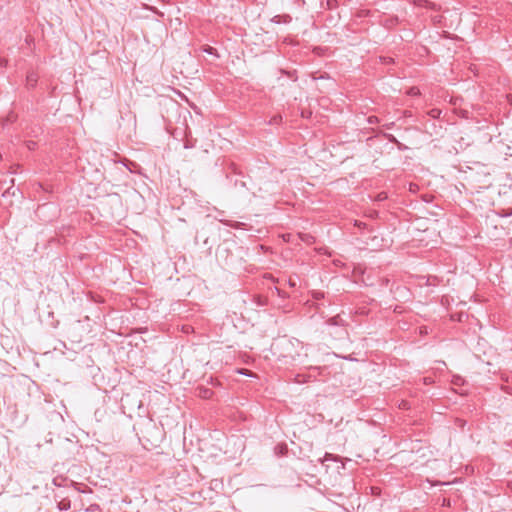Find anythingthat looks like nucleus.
I'll return each instance as SVG.
<instances>
[{"label":"nucleus","mask_w":512,"mask_h":512,"mask_svg":"<svg viewBox=\"0 0 512 512\" xmlns=\"http://www.w3.org/2000/svg\"><path fill=\"white\" fill-rule=\"evenodd\" d=\"M367 121H368L369 124H375V123L378 122V118L376 116H369L367 118Z\"/></svg>","instance_id":"nucleus-11"},{"label":"nucleus","mask_w":512,"mask_h":512,"mask_svg":"<svg viewBox=\"0 0 512 512\" xmlns=\"http://www.w3.org/2000/svg\"><path fill=\"white\" fill-rule=\"evenodd\" d=\"M424 384L430 385L433 383V379L431 377H424L423 378Z\"/></svg>","instance_id":"nucleus-12"},{"label":"nucleus","mask_w":512,"mask_h":512,"mask_svg":"<svg viewBox=\"0 0 512 512\" xmlns=\"http://www.w3.org/2000/svg\"><path fill=\"white\" fill-rule=\"evenodd\" d=\"M203 51L207 54H210V55H215L218 57V53H217V50L211 46H205L203 48Z\"/></svg>","instance_id":"nucleus-7"},{"label":"nucleus","mask_w":512,"mask_h":512,"mask_svg":"<svg viewBox=\"0 0 512 512\" xmlns=\"http://www.w3.org/2000/svg\"><path fill=\"white\" fill-rule=\"evenodd\" d=\"M275 289L279 296L285 297V295L282 293V291L280 289H278V288H275Z\"/></svg>","instance_id":"nucleus-16"},{"label":"nucleus","mask_w":512,"mask_h":512,"mask_svg":"<svg viewBox=\"0 0 512 512\" xmlns=\"http://www.w3.org/2000/svg\"><path fill=\"white\" fill-rule=\"evenodd\" d=\"M212 395V392L210 389H204L203 390V393L201 394V396L203 398H209L210 396Z\"/></svg>","instance_id":"nucleus-10"},{"label":"nucleus","mask_w":512,"mask_h":512,"mask_svg":"<svg viewBox=\"0 0 512 512\" xmlns=\"http://www.w3.org/2000/svg\"><path fill=\"white\" fill-rule=\"evenodd\" d=\"M272 21L277 24L289 23L291 21V17L289 15H276L272 18Z\"/></svg>","instance_id":"nucleus-3"},{"label":"nucleus","mask_w":512,"mask_h":512,"mask_svg":"<svg viewBox=\"0 0 512 512\" xmlns=\"http://www.w3.org/2000/svg\"><path fill=\"white\" fill-rule=\"evenodd\" d=\"M312 297L315 299V300H320L324 297V293L321 292V291H313L312 292Z\"/></svg>","instance_id":"nucleus-9"},{"label":"nucleus","mask_w":512,"mask_h":512,"mask_svg":"<svg viewBox=\"0 0 512 512\" xmlns=\"http://www.w3.org/2000/svg\"><path fill=\"white\" fill-rule=\"evenodd\" d=\"M36 82H37V77L34 73H31L27 76V84L30 87H34L36 85Z\"/></svg>","instance_id":"nucleus-5"},{"label":"nucleus","mask_w":512,"mask_h":512,"mask_svg":"<svg viewBox=\"0 0 512 512\" xmlns=\"http://www.w3.org/2000/svg\"><path fill=\"white\" fill-rule=\"evenodd\" d=\"M196 145V140L195 139H186V141L184 142V148L185 149H191V148H194Z\"/></svg>","instance_id":"nucleus-6"},{"label":"nucleus","mask_w":512,"mask_h":512,"mask_svg":"<svg viewBox=\"0 0 512 512\" xmlns=\"http://www.w3.org/2000/svg\"><path fill=\"white\" fill-rule=\"evenodd\" d=\"M298 382H304L306 381L305 379L301 380V379H297Z\"/></svg>","instance_id":"nucleus-19"},{"label":"nucleus","mask_w":512,"mask_h":512,"mask_svg":"<svg viewBox=\"0 0 512 512\" xmlns=\"http://www.w3.org/2000/svg\"><path fill=\"white\" fill-rule=\"evenodd\" d=\"M327 324L331 326H343L344 321L339 315H336L334 317L329 318L327 320Z\"/></svg>","instance_id":"nucleus-2"},{"label":"nucleus","mask_w":512,"mask_h":512,"mask_svg":"<svg viewBox=\"0 0 512 512\" xmlns=\"http://www.w3.org/2000/svg\"><path fill=\"white\" fill-rule=\"evenodd\" d=\"M356 225L359 226V227H362V225H365L364 223H358L356 222Z\"/></svg>","instance_id":"nucleus-18"},{"label":"nucleus","mask_w":512,"mask_h":512,"mask_svg":"<svg viewBox=\"0 0 512 512\" xmlns=\"http://www.w3.org/2000/svg\"><path fill=\"white\" fill-rule=\"evenodd\" d=\"M99 509H100V506L98 504L94 503V504L89 505L86 508V512H95V511H98Z\"/></svg>","instance_id":"nucleus-8"},{"label":"nucleus","mask_w":512,"mask_h":512,"mask_svg":"<svg viewBox=\"0 0 512 512\" xmlns=\"http://www.w3.org/2000/svg\"><path fill=\"white\" fill-rule=\"evenodd\" d=\"M7 59L0 57V67H6Z\"/></svg>","instance_id":"nucleus-13"},{"label":"nucleus","mask_w":512,"mask_h":512,"mask_svg":"<svg viewBox=\"0 0 512 512\" xmlns=\"http://www.w3.org/2000/svg\"><path fill=\"white\" fill-rule=\"evenodd\" d=\"M288 283H289V285H290L291 287H295V286H296V282H295V281H293L292 279H289V282H288Z\"/></svg>","instance_id":"nucleus-15"},{"label":"nucleus","mask_w":512,"mask_h":512,"mask_svg":"<svg viewBox=\"0 0 512 512\" xmlns=\"http://www.w3.org/2000/svg\"><path fill=\"white\" fill-rule=\"evenodd\" d=\"M461 381H462V378L460 376H457L453 380V383L456 384V385H459Z\"/></svg>","instance_id":"nucleus-14"},{"label":"nucleus","mask_w":512,"mask_h":512,"mask_svg":"<svg viewBox=\"0 0 512 512\" xmlns=\"http://www.w3.org/2000/svg\"><path fill=\"white\" fill-rule=\"evenodd\" d=\"M57 508L60 511H68L71 508V501L68 498H62L57 502Z\"/></svg>","instance_id":"nucleus-1"},{"label":"nucleus","mask_w":512,"mask_h":512,"mask_svg":"<svg viewBox=\"0 0 512 512\" xmlns=\"http://www.w3.org/2000/svg\"><path fill=\"white\" fill-rule=\"evenodd\" d=\"M378 198H379V200H382V199H385L386 196H383V194H379Z\"/></svg>","instance_id":"nucleus-17"},{"label":"nucleus","mask_w":512,"mask_h":512,"mask_svg":"<svg viewBox=\"0 0 512 512\" xmlns=\"http://www.w3.org/2000/svg\"><path fill=\"white\" fill-rule=\"evenodd\" d=\"M220 222L224 223L225 225L231 227V228H235V229H238L240 228L243 223L241 222H235V221H224L222 219H219Z\"/></svg>","instance_id":"nucleus-4"}]
</instances>
